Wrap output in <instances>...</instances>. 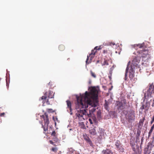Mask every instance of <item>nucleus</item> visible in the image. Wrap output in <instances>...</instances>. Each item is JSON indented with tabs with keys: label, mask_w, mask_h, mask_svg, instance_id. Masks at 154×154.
Returning <instances> with one entry per match:
<instances>
[{
	"label": "nucleus",
	"mask_w": 154,
	"mask_h": 154,
	"mask_svg": "<svg viewBox=\"0 0 154 154\" xmlns=\"http://www.w3.org/2000/svg\"><path fill=\"white\" fill-rule=\"evenodd\" d=\"M98 92L95 87L93 88L89 92L86 91L85 94H80L79 97H77V103L76 107L77 109L79 107L84 109L87 108L88 105L91 106L89 110V113L93 112L96 110L95 107L98 104Z\"/></svg>",
	"instance_id": "nucleus-1"
},
{
	"label": "nucleus",
	"mask_w": 154,
	"mask_h": 154,
	"mask_svg": "<svg viewBox=\"0 0 154 154\" xmlns=\"http://www.w3.org/2000/svg\"><path fill=\"white\" fill-rule=\"evenodd\" d=\"M77 103H77L76 104V106ZM76 109H79L77 110V112L76 113L75 115L76 116V118H78L80 121H82L84 120V115H87L88 117H90L91 116V113H88L86 111V110L83 108H82L81 107H79V108L77 109L76 107Z\"/></svg>",
	"instance_id": "nucleus-2"
},
{
	"label": "nucleus",
	"mask_w": 154,
	"mask_h": 154,
	"mask_svg": "<svg viewBox=\"0 0 154 154\" xmlns=\"http://www.w3.org/2000/svg\"><path fill=\"white\" fill-rule=\"evenodd\" d=\"M134 54L140 58L142 57V60L144 62L147 61L150 57L149 52L146 49L138 51L136 53H134Z\"/></svg>",
	"instance_id": "nucleus-3"
},
{
	"label": "nucleus",
	"mask_w": 154,
	"mask_h": 154,
	"mask_svg": "<svg viewBox=\"0 0 154 154\" xmlns=\"http://www.w3.org/2000/svg\"><path fill=\"white\" fill-rule=\"evenodd\" d=\"M101 46L99 47L96 46L94 48V49L92 50L91 53L87 56V58L86 60V63L88 64L91 63L93 58L94 57L95 55L97 50H99L101 49Z\"/></svg>",
	"instance_id": "nucleus-4"
},
{
	"label": "nucleus",
	"mask_w": 154,
	"mask_h": 154,
	"mask_svg": "<svg viewBox=\"0 0 154 154\" xmlns=\"http://www.w3.org/2000/svg\"><path fill=\"white\" fill-rule=\"evenodd\" d=\"M154 95V85L153 83L149 84V88L146 93L144 94V99H147L153 97Z\"/></svg>",
	"instance_id": "nucleus-5"
},
{
	"label": "nucleus",
	"mask_w": 154,
	"mask_h": 154,
	"mask_svg": "<svg viewBox=\"0 0 154 154\" xmlns=\"http://www.w3.org/2000/svg\"><path fill=\"white\" fill-rule=\"evenodd\" d=\"M41 117L43 119L45 125H43L42 124V125L44 129V133H45L48 130V126L49 123L48 115L46 113H45L44 115L41 116Z\"/></svg>",
	"instance_id": "nucleus-6"
},
{
	"label": "nucleus",
	"mask_w": 154,
	"mask_h": 154,
	"mask_svg": "<svg viewBox=\"0 0 154 154\" xmlns=\"http://www.w3.org/2000/svg\"><path fill=\"white\" fill-rule=\"evenodd\" d=\"M54 93L52 91L50 90L48 92H45L44 94V95L41 97V99L42 100V102L43 103V106H44L47 98L48 97V98H54Z\"/></svg>",
	"instance_id": "nucleus-7"
},
{
	"label": "nucleus",
	"mask_w": 154,
	"mask_h": 154,
	"mask_svg": "<svg viewBox=\"0 0 154 154\" xmlns=\"http://www.w3.org/2000/svg\"><path fill=\"white\" fill-rule=\"evenodd\" d=\"M140 57L137 55L133 58L131 65V69H134L135 68V67H137L140 61Z\"/></svg>",
	"instance_id": "nucleus-8"
},
{
	"label": "nucleus",
	"mask_w": 154,
	"mask_h": 154,
	"mask_svg": "<svg viewBox=\"0 0 154 154\" xmlns=\"http://www.w3.org/2000/svg\"><path fill=\"white\" fill-rule=\"evenodd\" d=\"M115 145L117 150L119 152H124V149L123 148V145H122L119 140H116L115 142Z\"/></svg>",
	"instance_id": "nucleus-9"
},
{
	"label": "nucleus",
	"mask_w": 154,
	"mask_h": 154,
	"mask_svg": "<svg viewBox=\"0 0 154 154\" xmlns=\"http://www.w3.org/2000/svg\"><path fill=\"white\" fill-rule=\"evenodd\" d=\"M127 119L128 122H130L131 121L134 120L135 119V113L134 111L133 110H131L128 113L127 116Z\"/></svg>",
	"instance_id": "nucleus-10"
},
{
	"label": "nucleus",
	"mask_w": 154,
	"mask_h": 154,
	"mask_svg": "<svg viewBox=\"0 0 154 154\" xmlns=\"http://www.w3.org/2000/svg\"><path fill=\"white\" fill-rule=\"evenodd\" d=\"M152 147L151 143H149L147 145L145 146L144 149V153L145 154H149L150 153V150Z\"/></svg>",
	"instance_id": "nucleus-11"
},
{
	"label": "nucleus",
	"mask_w": 154,
	"mask_h": 154,
	"mask_svg": "<svg viewBox=\"0 0 154 154\" xmlns=\"http://www.w3.org/2000/svg\"><path fill=\"white\" fill-rule=\"evenodd\" d=\"M150 106V102L147 101L145 104H143L140 108V109L143 110V109H145L146 110H148Z\"/></svg>",
	"instance_id": "nucleus-12"
},
{
	"label": "nucleus",
	"mask_w": 154,
	"mask_h": 154,
	"mask_svg": "<svg viewBox=\"0 0 154 154\" xmlns=\"http://www.w3.org/2000/svg\"><path fill=\"white\" fill-rule=\"evenodd\" d=\"M83 137L84 139L86 141L87 143H88L89 144L90 146H93V143L91 141V140L86 134H83Z\"/></svg>",
	"instance_id": "nucleus-13"
},
{
	"label": "nucleus",
	"mask_w": 154,
	"mask_h": 154,
	"mask_svg": "<svg viewBox=\"0 0 154 154\" xmlns=\"http://www.w3.org/2000/svg\"><path fill=\"white\" fill-rule=\"evenodd\" d=\"M112 64V60H106L105 59H104L103 62L102 63V66L109 65L110 66H111V65Z\"/></svg>",
	"instance_id": "nucleus-14"
},
{
	"label": "nucleus",
	"mask_w": 154,
	"mask_h": 154,
	"mask_svg": "<svg viewBox=\"0 0 154 154\" xmlns=\"http://www.w3.org/2000/svg\"><path fill=\"white\" fill-rule=\"evenodd\" d=\"M116 105L117 106V109L119 110H122L124 108L123 106V103L121 102L117 101L116 102Z\"/></svg>",
	"instance_id": "nucleus-15"
},
{
	"label": "nucleus",
	"mask_w": 154,
	"mask_h": 154,
	"mask_svg": "<svg viewBox=\"0 0 154 154\" xmlns=\"http://www.w3.org/2000/svg\"><path fill=\"white\" fill-rule=\"evenodd\" d=\"M132 47L136 50L139 48H144V45L143 44H135L132 45Z\"/></svg>",
	"instance_id": "nucleus-16"
},
{
	"label": "nucleus",
	"mask_w": 154,
	"mask_h": 154,
	"mask_svg": "<svg viewBox=\"0 0 154 154\" xmlns=\"http://www.w3.org/2000/svg\"><path fill=\"white\" fill-rule=\"evenodd\" d=\"M96 127H95L93 128H91L89 130V133L91 135H94L96 134L97 132L95 130Z\"/></svg>",
	"instance_id": "nucleus-17"
},
{
	"label": "nucleus",
	"mask_w": 154,
	"mask_h": 154,
	"mask_svg": "<svg viewBox=\"0 0 154 154\" xmlns=\"http://www.w3.org/2000/svg\"><path fill=\"white\" fill-rule=\"evenodd\" d=\"M66 103L67 106V108L69 109V112H72V109L71 108V103L70 101L69 100H67L66 101Z\"/></svg>",
	"instance_id": "nucleus-18"
},
{
	"label": "nucleus",
	"mask_w": 154,
	"mask_h": 154,
	"mask_svg": "<svg viewBox=\"0 0 154 154\" xmlns=\"http://www.w3.org/2000/svg\"><path fill=\"white\" fill-rule=\"evenodd\" d=\"M131 71L130 72L129 74V77L131 79H132L134 77V72L133 71V69L131 68Z\"/></svg>",
	"instance_id": "nucleus-19"
},
{
	"label": "nucleus",
	"mask_w": 154,
	"mask_h": 154,
	"mask_svg": "<svg viewBox=\"0 0 154 154\" xmlns=\"http://www.w3.org/2000/svg\"><path fill=\"white\" fill-rule=\"evenodd\" d=\"M141 133V131L139 129H138L137 131V134L136 135V140H139V137L140 136Z\"/></svg>",
	"instance_id": "nucleus-20"
},
{
	"label": "nucleus",
	"mask_w": 154,
	"mask_h": 154,
	"mask_svg": "<svg viewBox=\"0 0 154 154\" xmlns=\"http://www.w3.org/2000/svg\"><path fill=\"white\" fill-rule=\"evenodd\" d=\"M103 154H110L111 151L109 149L103 150L102 151Z\"/></svg>",
	"instance_id": "nucleus-21"
},
{
	"label": "nucleus",
	"mask_w": 154,
	"mask_h": 154,
	"mask_svg": "<svg viewBox=\"0 0 154 154\" xmlns=\"http://www.w3.org/2000/svg\"><path fill=\"white\" fill-rule=\"evenodd\" d=\"M65 49V46L63 45H60L59 46V49L60 51H63Z\"/></svg>",
	"instance_id": "nucleus-22"
},
{
	"label": "nucleus",
	"mask_w": 154,
	"mask_h": 154,
	"mask_svg": "<svg viewBox=\"0 0 154 154\" xmlns=\"http://www.w3.org/2000/svg\"><path fill=\"white\" fill-rule=\"evenodd\" d=\"M145 120V118L143 117V119H140L139 123V125L140 126H142L143 125V122H144V121Z\"/></svg>",
	"instance_id": "nucleus-23"
},
{
	"label": "nucleus",
	"mask_w": 154,
	"mask_h": 154,
	"mask_svg": "<svg viewBox=\"0 0 154 154\" xmlns=\"http://www.w3.org/2000/svg\"><path fill=\"white\" fill-rule=\"evenodd\" d=\"M112 67L110 68L109 70V74H112V71L114 69V65L112 63V64L111 65Z\"/></svg>",
	"instance_id": "nucleus-24"
},
{
	"label": "nucleus",
	"mask_w": 154,
	"mask_h": 154,
	"mask_svg": "<svg viewBox=\"0 0 154 154\" xmlns=\"http://www.w3.org/2000/svg\"><path fill=\"white\" fill-rule=\"evenodd\" d=\"M51 151L56 153L58 151V148L56 147H53L51 149Z\"/></svg>",
	"instance_id": "nucleus-25"
},
{
	"label": "nucleus",
	"mask_w": 154,
	"mask_h": 154,
	"mask_svg": "<svg viewBox=\"0 0 154 154\" xmlns=\"http://www.w3.org/2000/svg\"><path fill=\"white\" fill-rule=\"evenodd\" d=\"M90 73L91 76L94 78H96V75L95 73L93 72L92 70L90 71Z\"/></svg>",
	"instance_id": "nucleus-26"
},
{
	"label": "nucleus",
	"mask_w": 154,
	"mask_h": 154,
	"mask_svg": "<svg viewBox=\"0 0 154 154\" xmlns=\"http://www.w3.org/2000/svg\"><path fill=\"white\" fill-rule=\"evenodd\" d=\"M57 136V134L56 132L55 131H52V133L51 134V137H52Z\"/></svg>",
	"instance_id": "nucleus-27"
},
{
	"label": "nucleus",
	"mask_w": 154,
	"mask_h": 154,
	"mask_svg": "<svg viewBox=\"0 0 154 154\" xmlns=\"http://www.w3.org/2000/svg\"><path fill=\"white\" fill-rule=\"evenodd\" d=\"M57 136L52 137V139L55 142H57L58 141V138Z\"/></svg>",
	"instance_id": "nucleus-28"
},
{
	"label": "nucleus",
	"mask_w": 154,
	"mask_h": 154,
	"mask_svg": "<svg viewBox=\"0 0 154 154\" xmlns=\"http://www.w3.org/2000/svg\"><path fill=\"white\" fill-rule=\"evenodd\" d=\"M91 118L92 119V121L94 123H96L97 119L95 117H93Z\"/></svg>",
	"instance_id": "nucleus-29"
},
{
	"label": "nucleus",
	"mask_w": 154,
	"mask_h": 154,
	"mask_svg": "<svg viewBox=\"0 0 154 154\" xmlns=\"http://www.w3.org/2000/svg\"><path fill=\"white\" fill-rule=\"evenodd\" d=\"M97 117L98 118L100 117L101 116V113L100 111H98L97 113Z\"/></svg>",
	"instance_id": "nucleus-30"
},
{
	"label": "nucleus",
	"mask_w": 154,
	"mask_h": 154,
	"mask_svg": "<svg viewBox=\"0 0 154 154\" xmlns=\"http://www.w3.org/2000/svg\"><path fill=\"white\" fill-rule=\"evenodd\" d=\"M88 121H89V122H90V123L91 124H93L94 123L92 121V119H91V118H89V119H88Z\"/></svg>",
	"instance_id": "nucleus-31"
},
{
	"label": "nucleus",
	"mask_w": 154,
	"mask_h": 154,
	"mask_svg": "<svg viewBox=\"0 0 154 154\" xmlns=\"http://www.w3.org/2000/svg\"><path fill=\"white\" fill-rule=\"evenodd\" d=\"M53 119L54 122H56V121H58V118L57 117H55L54 116L53 117Z\"/></svg>",
	"instance_id": "nucleus-32"
},
{
	"label": "nucleus",
	"mask_w": 154,
	"mask_h": 154,
	"mask_svg": "<svg viewBox=\"0 0 154 154\" xmlns=\"http://www.w3.org/2000/svg\"><path fill=\"white\" fill-rule=\"evenodd\" d=\"M48 111L49 112H54V111L52 109H48Z\"/></svg>",
	"instance_id": "nucleus-33"
},
{
	"label": "nucleus",
	"mask_w": 154,
	"mask_h": 154,
	"mask_svg": "<svg viewBox=\"0 0 154 154\" xmlns=\"http://www.w3.org/2000/svg\"><path fill=\"white\" fill-rule=\"evenodd\" d=\"M46 103L47 104L49 105L50 104V103L49 101L48 98L47 100L46 99L45 100V103Z\"/></svg>",
	"instance_id": "nucleus-34"
},
{
	"label": "nucleus",
	"mask_w": 154,
	"mask_h": 154,
	"mask_svg": "<svg viewBox=\"0 0 154 154\" xmlns=\"http://www.w3.org/2000/svg\"><path fill=\"white\" fill-rule=\"evenodd\" d=\"M128 67L127 66L126 69V71H125V77H126L127 76V74L128 73Z\"/></svg>",
	"instance_id": "nucleus-35"
},
{
	"label": "nucleus",
	"mask_w": 154,
	"mask_h": 154,
	"mask_svg": "<svg viewBox=\"0 0 154 154\" xmlns=\"http://www.w3.org/2000/svg\"><path fill=\"white\" fill-rule=\"evenodd\" d=\"M108 50H104L103 51V53L104 54H107Z\"/></svg>",
	"instance_id": "nucleus-36"
},
{
	"label": "nucleus",
	"mask_w": 154,
	"mask_h": 154,
	"mask_svg": "<svg viewBox=\"0 0 154 154\" xmlns=\"http://www.w3.org/2000/svg\"><path fill=\"white\" fill-rule=\"evenodd\" d=\"M49 143H50L51 144H52L54 146H56V145H55V144H54V142H53V141H52V140H49Z\"/></svg>",
	"instance_id": "nucleus-37"
},
{
	"label": "nucleus",
	"mask_w": 154,
	"mask_h": 154,
	"mask_svg": "<svg viewBox=\"0 0 154 154\" xmlns=\"http://www.w3.org/2000/svg\"><path fill=\"white\" fill-rule=\"evenodd\" d=\"M5 115V113L3 112L2 113H0V117H4Z\"/></svg>",
	"instance_id": "nucleus-38"
},
{
	"label": "nucleus",
	"mask_w": 154,
	"mask_h": 154,
	"mask_svg": "<svg viewBox=\"0 0 154 154\" xmlns=\"http://www.w3.org/2000/svg\"><path fill=\"white\" fill-rule=\"evenodd\" d=\"M69 151L71 152L72 153H73V152L74 151V150L72 148H69Z\"/></svg>",
	"instance_id": "nucleus-39"
},
{
	"label": "nucleus",
	"mask_w": 154,
	"mask_h": 154,
	"mask_svg": "<svg viewBox=\"0 0 154 154\" xmlns=\"http://www.w3.org/2000/svg\"><path fill=\"white\" fill-rule=\"evenodd\" d=\"M112 74H109V76H108V77L109 78V79H110V80H111V76H112Z\"/></svg>",
	"instance_id": "nucleus-40"
},
{
	"label": "nucleus",
	"mask_w": 154,
	"mask_h": 154,
	"mask_svg": "<svg viewBox=\"0 0 154 154\" xmlns=\"http://www.w3.org/2000/svg\"><path fill=\"white\" fill-rule=\"evenodd\" d=\"M123 103L124 104H126L127 103V102L125 100H122Z\"/></svg>",
	"instance_id": "nucleus-41"
},
{
	"label": "nucleus",
	"mask_w": 154,
	"mask_h": 154,
	"mask_svg": "<svg viewBox=\"0 0 154 154\" xmlns=\"http://www.w3.org/2000/svg\"><path fill=\"white\" fill-rule=\"evenodd\" d=\"M152 106L153 107H154V99H153V102H152Z\"/></svg>",
	"instance_id": "nucleus-42"
},
{
	"label": "nucleus",
	"mask_w": 154,
	"mask_h": 154,
	"mask_svg": "<svg viewBox=\"0 0 154 154\" xmlns=\"http://www.w3.org/2000/svg\"><path fill=\"white\" fill-rule=\"evenodd\" d=\"M152 133H151V132H150L149 131V132L148 137H149L150 136Z\"/></svg>",
	"instance_id": "nucleus-43"
},
{
	"label": "nucleus",
	"mask_w": 154,
	"mask_h": 154,
	"mask_svg": "<svg viewBox=\"0 0 154 154\" xmlns=\"http://www.w3.org/2000/svg\"><path fill=\"white\" fill-rule=\"evenodd\" d=\"M154 128V124L152 125V126L151 127V129L153 130Z\"/></svg>",
	"instance_id": "nucleus-44"
},
{
	"label": "nucleus",
	"mask_w": 154,
	"mask_h": 154,
	"mask_svg": "<svg viewBox=\"0 0 154 154\" xmlns=\"http://www.w3.org/2000/svg\"><path fill=\"white\" fill-rule=\"evenodd\" d=\"M143 142V138H142V139H141V145H140V147H141V145L142 144V143Z\"/></svg>",
	"instance_id": "nucleus-45"
},
{
	"label": "nucleus",
	"mask_w": 154,
	"mask_h": 154,
	"mask_svg": "<svg viewBox=\"0 0 154 154\" xmlns=\"http://www.w3.org/2000/svg\"><path fill=\"white\" fill-rule=\"evenodd\" d=\"M154 122V120H153V119H152V120L151 122V124H152V123H153V122Z\"/></svg>",
	"instance_id": "nucleus-46"
},
{
	"label": "nucleus",
	"mask_w": 154,
	"mask_h": 154,
	"mask_svg": "<svg viewBox=\"0 0 154 154\" xmlns=\"http://www.w3.org/2000/svg\"><path fill=\"white\" fill-rule=\"evenodd\" d=\"M153 130L150 129V130H149V131L152 133Z\"/></svg>",
	"instance_id": "nucleus-47"
},
{
	"label": "nucleus",
	"mask_w": 154,
	"mask_h": 154,
	"mask_svg": "<svg viewBox=\"0 0 154 154\" xmlns=\"http://www.w3.org/2000/svg\"><path fill=\"white\" fill-rule=\"evenodd\" d=\"M51 83H52V82H49L48 83V85H51Z\"/></svg>",
	"instance_id": "nucleus-48"
},
{
	"label": "nucleus",
	"mask_w": 154,
	"mask_h": 154,
	"mask_svg": "<svg viewBox=\"0 0 154 154\" xmlns=\"http://www.w3.org/2000/svg\"><path fill=\"white\" fill-rule=\"evenodd\" d=\"M2 122V120L1 119H0V124Z\"/></svg>",
	"instance_id": "nucleus-49"
},
{
	"label": "nucleus",
	"mask_w": 154,
	"mask_h": 154,
	"mask_svg": "<svg viewBox=\"0 0 154 154\" xmlns=\"http://www.w3.org/2000/svg\"><path fill=\"white\" fill-rule=\"evenodd\" d=\"M107 105H108V104H107V103H105V106H106Z\"/></svg>",
	"instance_id": "nucleus-50"
},
{
	"label": "nucleus",
	"mask_w": 154,
	"mask_h": 154,
	"mask_svg": "<svg viewBox=\"0 0 154 154\" xmlns=\"http://www.w3.org/2000/svg\"><path fill=\"white\" fill-rule=\"evenodd\" d=\"M55 122V125H56V122Z\"/></svg>",
	"instance_id": "nucleus-51"
},
{
	"label": "nucleus",
	"mask_w": 154,
	"mask_h": 154,
	"mask_svg": "<svg viewBox=\"0 0 154 154\" xmlns=\"http://www.w3.org/2000/svg\"><path fill=\"white\" fill-rule=\"evenodd\" d=\"M112 44L113 45H115V44L112 43Z\"/></svg>",
	"instance_id": "nucleus-52"
},
{
	"label": "nucleus",
	"mask_w": 154,
	"mask_h": 154,
	"mask_svg": "<svg viewBox=\"0 0 154 154\" xmlns=\"http://www.w3.org/2000/svg\"><path fill=\"white\" fill-rule=\"evenodd\" d=\"M99 62V60H98V61H97V63H98Z\"/></svg>",
	"instance_id": "nucleus-53"
},
{
	"label": "nucleus",
	"mask_w": 154,
	"mask_h": 154,
	"mask_svg": "<svg viewBox=\"0 0 154 154\" xmlns=\"http://www.w3.org/2000/svg\"><path fill=\"white\" fill-rule=\"evenodd\" d=\"M72 130V129H69V130Z\"/></svg>",
	"instance_id": "nucleus-54"
},
{
	"label": "nucleus",
	"mask_w": 154,
	"mask_h": 154,
	"mask_svg": "<svg viewBox=\"0 0 154 154\" xmlns=\"http://www.w3.org/2000/svg\"><path fill=\"white\" fill-rule=\"evenodd\" d=\"M69 58H68V59H67V60H69Z\"/></svg>",
	"instance_id": "nucleus-55"
}]
</instances>
